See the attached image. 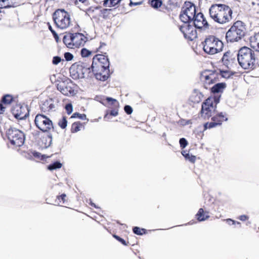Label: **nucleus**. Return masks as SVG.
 I'll use <instances>...</instances> for the list:
<instances>
[{"label":"nucleus","instance_id":"1","mask_svg":"<svg viewBox=\"0 0 259 259\" xmlns=\"http://www.w3.org/2000/svg\"><path fill=\"white\" fill-rule=\"evenodd\" d=\"M106 44L101 42L99 47L94 53L100 52L102 54H97L93 58L91 67L94 72V76L98 80H106L110 76L109 61L106 55Z\"/></svg>","mask_w":259,"mask_h":259},{"label":"nucleus","instance_id":"2","mask_svg":"<svg viewBox=\"0 0 259 259\" xmlns=\"http://www.w3.org/2000/svg\"><path fill=\"white\" fill-rule=\"evenodd\" d=\"M210 17L217 23L226 24L232 19L233 11L225 4H213L209 9Z\"/></svg>","mask_w":259,"mask_h":259},{"label":"nucleus","instance_id":"3","mask_svg":"<svg viewBox=\"0 0 259 259\" xmlns=\"http://www.w3.org/2000/svg\"><path fill=\"white\" fill-rule=\"evenodd\" d=\"M256 59L254 51L247 47H243L238 51L237 60L244 69H254L257 64Z\"/></svg>","mask_w":259,"mask_h":259},{"label":"nucleus","instance_id":"4","mask_svg":"<svg viewBox=\"0 0 259 259\" xmlns=\"http://www.w3.org/2000/svg\"><path fill=\"white\" fill-rule=\"evenodd\" d=\"M52 18L57 30H64L72 25L70 14L64 9H58L53 13Z\"/></svg>","mask_w":259,"mask_h":259},{"label":"nucleus","instance_id":"5","mask_svg":"<svg viewBox=\"0 0 259 259\" xmlns=\"http://www.w3.org/2000/svg\"><path fill=\"white\" fill-rule=\"evenodd\" d=\"M69 70L70 76L74 79L88 78L94 76L93 68L85 62H78L73 64Z\"/></svg>","mask_w":259,"mask_h":259},{"label":"nucleus","instance_id":"6","mask_svg":"<svg viewBox=\"0 0 259 259\" xmlns=\"http://www.w3.org/2000/svg\"><path fill=\"white\" fill-rule=\"evenodd\" d=\"M204 52L209 55H214L223 51L224 44L214 35H209L202 42Z\"/></svg>","mask_w":259,"mask_h":259},{"label":"nucleus","instance_id":"7","mask_svg":"<svg viewBox=\"0 0 259 259\" xmlns=\"http://www.w3.org/2000/svg\"><path fill=\"white\" fill-rule=\"evenodd\" d=\"M245 30L244 23L241 21H236L226 33L227 41L231 42L238 41L245 35Z\"/></svg>","mask_w":259,"mask_h":259},{"label":"nucleus","instance_id":"8","mask_svg":"<svg viewBox=\"0 0 259 259\" xmlns=\"http://www.w3.org/2000/svg\"><path fill=\"white\" fill-rule=\"evenodd\" d=\"M87 37L81 33H67L63 38V41L70 49L77 48L83 46Z\"/></svg>","mask_w":259,"mask_h":259},{"label":"nucleus","instance_id":"9","mask_svg":"<svg viewBox=\"0 0 259 259\" xmlns=\"http://www.w3.org/2000/svg\"><path fill=\"white\" fill-rule=\"evenodd\" d=\"M219 99L209 97L202 104L200 111L201 116L205 119H209L215 112L217 105Z\"/></svg>","mask_w":259,"mask_h":259},{"label":"nucleus","instance_id":"10","mask_svg":"<svg viewBox=\"0 0 259 259\" xmlns=\"http://www.w3.org/2000/svg\"><path fill=\"white\" fill-rule=\"evenodd\" d=\"M219 76L216 69L205 70L201 72L200 80L203 87L205 89H208L213 84L219 81Z\"/></svg>","mask_w":259,"mask_h":259},{"label":"nucleus","instance_id":"11","mask_svg":"<svg viewBox=\"0 0 259 259\" xmlns=\"http://www.w3.org/2000/svg\"><path fill=\"white\" fill-rule=\"evenodd\" d=\"M6 136L11 144L14 146L20 147L24 144V135L19 130L10 127L6 132Z\"/></svg>","mask_w":259,"mask_h":259},{"label":"nucleus","instance_id":"12","mask_svg":"<svg viewBox=\"0 0 259 259\" xmlns=\"http://www.w3.org/2000/svg\"><path fill=\"white\" fill-rule=\"evenodd\" d=\"M196 14L195 5L190 2H185L182 8L180 18L183 22H191Z\"/></svg>","mask_w":259,"mask_h":259},{"label":"nucleus","instance_id":"13","mask_svg":"<svg viewBox=\"0 0 259 259\" xmlns=\"http://www.w3.org/2000/svg\"><path fill=\"white\" fill-rule=\"evenodd\" d=\"M35 124L42 132H48L53 127L52 121L47 116L37 114L34 119Z\"/></svg>","mask_w":259,"mask_h":259},{"label":"nucleus","instance_id":"14","mask_svg":"<svg viewBox=\"0 0 259 259\" xmlns=\"http://www.w3.org/2000/svg\"><path fill=\"white\" fill-rule=\"evenodd\" d=\"M179 29L183 33L185 38L193 40L197 37L196 28L190 22H183L182 25L179 26Z\"/></svg>","mask_w":259,"mask_h":259},{"label":"nucleus","instance_id":"15","mask_svg":"<svg viewBox=\"0 0 259 259\" xmlns=\"http://www.w3.org/2000/svg\"><path fill=\"white\" fill-rule=\"evenodd\" d=\"M11 110L14 116L18 119H23L29 114L28 109L20 104H16L13 106Z\"/></svg>","mask_w":259,"mask_h":259},{"label":"nucleus","instance_id":"16","mask_svg":"<svg viewBox=\"0 0 259 259\" xmlns=\"http://www.w3.org/2000/svg\"><path fill=\"white\" fill-rule=\"evenodd\" d=\"M106 101L107 102V107L110 109V110L107 111V113L104 117L105 118L108 114L113 116H117L119 107V102L116 99L111 97H107Z\"/></svg>","mask_w":259,"mask_h":259},{"label":"nucleus","instance_id":"17","mask_svg":"<svg viewBox=\"0 0 259 259\" xmlns=\"http://www.w3.org/2000/svg\"><path fill=\"white\" fill-rule=\"evenodd\" d=\"M192 21H193V25L199 29L203 27L207 28L209 26L206 18L201 12L196 13Z\"/></svg>","mask_w":259,"mask_h":259},{"label":"nucleus","instance_id":"18","mask_svg":"<svg viewBox=\"0 0 259 259\" xmlns=\"http://www.w3.org/2000/svg\"><path fill=\"white\" fill-rule=\"evenodd\" d=\"M221 60L228 69L231 68L234 65H236V57L230 51L225 53Z\"/></svg>","mask_w":259,"mask_h":259},{"label":"nucleus","instance_id":"19","mask_svg":"<svg viewBox=\"0 0 259 259\" xmlns=\"http://www.w3.org/2000/svg\"><path fill=\"white\" fill-rule=\"evenodd\" d=\"M14 102H15V98L11 95H4L0 100V113L3 111H6L8 108Z\"/></svg>","mask_w":259,"mask_h":259},{"label":"nucleus","instance_id":"20","mask_svg":"<svg viewBox=\"0 0 259 259\" xmlns=\"http://www.w3.org/2000/svg\"><path fill=\"white\" fill-rule=\"evenodd\" d=\"M57 89L60 92L65 96L73 94L74 90L68 84L64 82L58 84Z\"/></svg>","mask_w":259,"mask_h":259},{"label":"nucleus","instance_id":"21","mask_svg":"<svg viewBox=\"0 0 259 259\" xmlns=\"http://www.w3.org/2000/svg\"><path fill=\"white\" fill-rule=\"evenodd\" d=\"M249 42L251 48L259 52V32L249 37Z\"/></svg>","mask_w":259,"mask_h":259},{"label":"nucleus","instance_id":"22","mask_svg":"<svg viewBox=\"0 0 259 259\" xmlns=\"http://www.w3.org/2000/svg\"><path fill=\"white\" fill-rule=\"evenodd\" d=\"M203 98V94L197 90H194L189 97V101L193 104H197L201 101Z\"/></svg>","mask_w":259,"mask_h":259},{"label":"nucleus","instance_id":"23","mask_svg":"<svg viewBox=\"0 0 259 259\" xmlns=\"http://www.w3.org/2000/svg\"><path fill=\"white\" fill-rule=\"evenodd\" d=\"M209 218V212L208 211H205L203 208L199 209L197 213L195 215V218L199 222H202L207 220Z\"/></svg>","mask_w":259,"mask_h":259},{"label":"nucleus","instance_id":"24","mask_svg":"<svg viewBox=\"0 0 259 259\" xmlns=\"http://www.w3.org/2000/svg\"><path fill=\"white\" fill-rule=\"evenodd\" d=\"M212 121H214L217 123H219L217 124L218 126L221 125L222 123L224 121H226L228 120L227 115L226 113H223V112H220L217 113L214 116H212L211 118Z\"/></svg>","mask_w":259,"mask_h":259},{"label":"nucleus","instance_id":"25","mask_svg":"<svg viewBox=\"0 0 259 259\" xmlns=\"http://www.w3.org/2000/svg\"><path fill=\"white\" fill-rule=\"evenodd\" d=\"M216 70L219 76V79L220 80L221 78H224L226 79L229 78L233 76L234 74V72H233L229 70H224L223 69L217 68Z\"/></svg>","mask_w":259,"mask_h":259},{"label":"nucleus","instance_id":"26","mask_svg":"<svg viewBox=\"0 0 259 259\" xmlns=\"http://www.w3.org/2000/svg\"><path fill=\"white\" fill-rule=\"evenodd\" d=\"M226 83L224 82L218 83L213 85L212 87L210 86L211 92L213 94L222 93L224 90L226 88Z\"/></svg>","mask_w":259,"mask_h":259},{"label":"nucleus","instance_id":"27","mask_svg":"<svg viewBox=\"0 0 259 259\" xmlns=\"http://www.w3.org/2000/svg\"><path fill=\"white\" fill-rule=\"evenodd\" d=\"M54 108V104L48 100H46L40 104V108L44 112H49Z\"/></svg>","mask_w":259,"mask_h":259},{"label":"nucleus","instance_id":"28","mask_svg":"<svg viewBox=\"0 0 259 259\" xmlns=\"http://www.w3.org/2000/svg\"><path fill=\"white\" fill-rule=\"evenodd\" d=\"M68 201V197L64 193L58 195L57 196L56 199L55 200L56 204L57 205H61L62 204H67Z\"/></svg>","mask_w":259,"mask_h":259},{"label":"nucleus","instance_id":"29","mask_svg":"<svg viewBox=\"0 0 259 259\" xmlns=\"http://www.w3.org/2000/svg\"><path fill=\"white\" fill-rule=\"evenodd\" d=\"M50 156H47L46 155H42L41 153L37 152H33V157L34 160L37 162L45 163L47 159L49 158Z\"/></svg>","mask_w":259,"mask_h":259},{"label":"nucleus","instance_id":"30","mask_svg":"<svg viewBox=\"0 0 259 259\" xmlns=\"http://www.w3.org/2000/svg\"><path fill=\"white\" fill-rule=\"evenodd\" d=\"M47 25L48 26L49 29L52 33L55 40L56 41V42H59V41L60 40L59 35L61 34V33H59V32L60 30H57L56 28V29H54L49 22L47 23Z\"/></svg>","mask_w":259,"mask_h":259},{"label":"nucleus","instance_id":"31","mask_svg":"<svg viewBox=\"0 0 259 259\" xmlns=\"http://www.w3.org/2000/svg\"><path fill=\"white\" fill-rule=\"evenodd\" d=\"M14 7L12 0H0V9L8 8Z\"/></svg>","mask_w":259,"mask_h":259},{"label":"nucleus","instance_id":"32","mask_svg":"<svg viewBox=\"0 0 259 259\" xmlns=\"http://www.w3.org/2000/svg\"><path fill=\"white\" fill-rule=\"evenodd\" d=\"M74 4L80 9L81 7H89L90 5L89 0H74Z\"/></svg>","mask_w":259,"mask_h":259},{"label":"nucleus","instance_id":"33","mask_svg":"<svg viewBox=\"0 0 259 259\" xmlns=\"http://www.w3.org/2000/svg\"><path fill=\"white\" fill-rule=\"evenodd\" d=\"M83 127V125L79 121L74 122L71 125V132L72 133H76L79 131L82 127Z\"/></svg>","mask_w":259,"mask_h":259},{"label":"nucleus","instance_id":"34","mask_svg":"<svg viewBox=\"0 0 259 259\" xmlns=\"http://www.w3.org/2000/svg\"><path fill=\"white\" fill-rule=\"evenodd\" d=\"M181 153L186 159L188 160L193 163H195L196 159L195 156L192 155H190L188 153H187L186 150H183Z\"/></svg>","mask_w":259,"mask_h":259},{"label":"nucleus","instance_id":"35","mask_svg":"<svg viewBox=\"0 0 259 259\" xmlns=\"http://www.w3.org/2000/svg\"><path fill=\"white\" fill-rule=\"evenodd\" d=\"M121 0H105L103 5L104 7H112L117 5Z\"/></svg>","mask_w":259,"mask_h":259},{"label":"nucleus","instance_id":"36","mask_svg":"<svg viewBox=\"0 0 259 259\" xmlns=\"http://www.w3.org/2000/svg\"><path fill=\"white\" fill-rule=\"evenodd\" d=\"M62 166V164L59 161H55L52 164H51L48 165V169L50 170H53L56 169H59L61 168Z\"/></svg>","mask_w":259,"mask_h":259},{"label":"nucleus","instance_id":"37","mask_svg":"<svg viewBox=\"0 0 259 259\" xmlns=\"http://www.w3.org/2000/svg\"><path fill=\"white\" fill-rule=\"evenodd\" d=\"M133 232L137 235H142L146 234L147 231L145 229L140 228L138 227H135L133 229Z\"/></svg>","mask_w":259,"mask_h":259},{"label":"nucleus","instance_id":"38","mask_svg":"<svg viewBox=\"0 0 259 259\" xmlns=\"http://www.w3.org/2000/svg\"><path fill=\"white\" fill-rule=\"evenodd\" d=\"M67 120L65 116H63L58 121L59 126L62 129H64L67 126Z\"/></svg>","mask_w":259,"mask_h":259},{"label":"nucleus","instance_id":"39","mask_svg":"<svg viewBox=\"0 0 259 259\" xmlns=\"http://www.w3.org/2000/svg\"><path fill=\"white\" fill-rule=\"evenodd\" d=\"M112 9H104L101 11L102 17L104 19L109 18L111 16V12Z\"/></svg>","mask_w":259,"mask_h":259},{"label":"nucleus","instance_id":"40","mask_svg":"<svg viewBox=\"0 0 259 259\" xmlns=\"http://www.w3.org/2000/svg\"><path fill=\"white\" fill-rule=\"evenodd\" d=\"M219 123H217L214 121H212V122H206L204 125V130H206L207 128H211L215 127H217L218 126L217 124Z\"/></svg>","mask_w":259,"mask_h":259},{"label":"nucleus","instance_id":"41","mask_svg":"<svg viewBox=\"0 0 259 259\" xmlns=\"http://www.w3.org/2000/svg\"><path fill=\"white\" fill-rule=\"evenodd\" d=\"M150 4L152 7L157 9L162 5V2L161 0H152Z\"/></svg>","mask_w":259,"mask_h":259},{"label":"nucleus","instance_id":"42","mask_svg":"<svg viewBox=\"0 0 259 259\" xmlns=\"http://www.w3.org/2000/svg\"><path fill=\"white\" fill-rule=\"evenodd\" d=\"M71 118H78L82 120H85L87 118V116L85 114H80L78 112H75L72 114Z\"/></svg>","mask_w":259,"mask_h":259},{"label":"nucleus","instance_id":"43","mask_svg":"<svg viewBox=\"0 0 259 259\" xmlns=\"http://www.w3.org/2000/svg\"><path fill=\"white\" fill-rule=\"evenodd\" d=\"M112 236L115 239H116L117 241L120 242L123 245L127 246L128 245V244H129L128 242H126L125 240H124V239H123L119 236H118L115 234H113Z\"/></svg>","mask_w":259,"mask_h":259},{"label":"nucleus","instance_id":"44","mask_svg":"<svg viewBox=\"0 0 259 259\" xmlns=\"http://www.w3.org/2000/svg\"><path fill=\"white\" fill-rule=\"evenodd\" d=\"M91 53V51H90L85 48H83L81 50V55L83 57H87L89 56Z\"/></svg>","mask_w":259,"mask_h":259},{"label":"nucleus","instance_id":"45","mask_svg":"<svg viewBox=\"0 0 259 259\" xmlns=\"http://www.w3.org/2000/svg\"><path fill=\"white\" fill-rule=\"evenodd\" d=\"M180 147L184 149L185 148L188 144V143L187 141L186 140V139L183 138H181L179 141Z\"/></svg>","mask_w":259,"mask_h":259},{"label":"nucleus","instance_id":"46","mask_svg":"<svg viewBox=\"0 0 259 259\" xmlns=\"http://www.w3.org/2000/svg\"><path fill=\"white\" fill-rule=\"evenodd\" d=\"M65 110L66 111L67 113L69 115L70 114L73 110V107L71 103H68L65 106Z\"/></svg>","mask_w":259,"mask_h":259},{"label":"nucleus","instance_id":"47","mask_svg":"<svg viewBox=\"0 0 259 259\" xmlns=\"http://www.w3.org/2000/svg\"><path fill=\"white\" fill-rule=\"evenodd\" d=\"M64 58L66 61H71L73 58V55L69 52L64 54Z\"/></svg>","mask_w":259,"mask_h":259},{"label":"nucleus","instance_id":"48","mask_svg":"<svg viewBox=\"0 0 259 259\" xmlns=\"http://www.w3.org/2000/svg\"><path fill=\"white\" fill-rule=\"evenodd\" d=\"M124 109L127 114H131L133 112L132 108L129 105H125L124 107Z\"/></svg>","mask_w":259,"mask_h":259},{"label":"nucleus","instance_id":"49","mask_svg":"<svg viewBox=\"0 0 259 259\" xmlns=\"http://www.w3.org/2000/svg\"><path fill=\"white\" fill-rule=\"evenodd\" d=\"M61 59L60 57L55 56L53 57L52 62L54 64L57 65L61 62Z\"/></svg>","mask_w":259,"mask_h":259},{"label":"nucleus","instance_id":"50","mask_svg":"<svg viewBox=\"0 0 259 259\" xmlns=\"http://www.w3.org/2000/svg\"><path fill=\"white\" fill-rule=\"evenodd\" d=\"M226 222L229 224V225H235L236 224H237L238 225H240V223L239 222H236L231 219H228L226 220Z\"/></svg>","mask_w":259,"mask_h":259},{"label":"nucleus","instance_id":"51","mask_svg":"<svg viewBox=\"0 0 259 259\" xmlns=\"http://www.w3.org/2000/svg\"><path fill=\"white\" fill-rule=\"evenodd\" d=\"M25 157L29 159H31L32 154V152L31 151V150H29V151L26 153L25 152Z\"/></svg>","mask_w":259,"mask_h":259},{"label":"nucleus","instance_id":"52","mask_svg":"<svg viewBox=\"0 0 259 259\" xmlns=\"http://www.w3.org/2000/svg\"><path fill=\"white\" fill-rule=\"evenodd\" d=\"M5 111H3V113H0V124H2L4 122L5 117Z\"/></svg>","mask_w":259,"mask_h":259},{"label":"nucleus","instance_id":"53","mask_svg":"<svg viewBox=\"0 0 259 259\" xmlns=\"http://www.w3.org/2000/svg\"><path fill=\"white\" fill-rule=\"evenodd\" d=\"M238 219L242 221H245L248 219V217L244 214L239 216Z\"/></svg>","mask_w":259,"mask_h":259},{"label":"nucleus","instance_id":"54","mask_svg":"<svg viewBox=\"0 0 259 259\" xmlns=\"http://www.w3.org/2000/svg\"><path fill=\"white\" fill-rule=\"evenodd\" d=\"M142 2H137V3H134L132 1L130 2V6H136V5H141L142 4Z\"/></svg>","mask_w":259,"mask_h":259},{"label":"nucleus","instance_id":"55","mask_svg":"<svg viewBox=\"0 0 259 259\" xmlns=\"http://www.w3.org/2000/svg\"><path fill=\"white\" fill-rule=\"evenodd\" d=\"M1 13V11L0 10V13Z\"/></svg>","mask_w":259,"mask_h":259}]
</instances>
